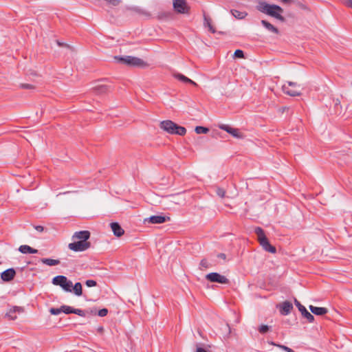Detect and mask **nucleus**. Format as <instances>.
I'll use <instances>...</instances> for the list:
<instances>
[{
    "label": "nucleus",
    "instance_id": "c9c22d12",
    "mask_svg": "<svg viewBox=\"0 0 352 352\" xmlns=\"http://www.w3.org/2000/svg\"><path fill=\"white\" fill-rule=\"evenodd\" d=\"M73 314H77V315H78L80 316H82V317H85V311H83L82 309H74V308Z\"/></svg>",
    "mask_w": 352,
    "mask_h": 352
},
{
    "label": "nucleus",
    "instance_id": "ea45409f",
    "mask_svg": "<svg viewBox=\"0 0 352 352\" xmlns=\"http://www.w3.org/2000/svg\"><path fill=\"white\" fill-rule=\"evenodd\" d=\"M20 87L23 89H33L34 86L31 84H21Z\"/></svg>",
    "mask_w": 352,
    "mask_h": 352
},
{
    "label": "nucleus",
    "instance_id": "6ab92c4d",
    "mask_svg": "<svg viewBox=\"0 0 352 352\" xmlns=\"http://www.w3.org/2000/svg\"><path fill=\"white\" fill-rule=\"evenodd\" d=\"M19 251L22 254H36L38 250L28 245H22L19 248Z\"/></svg>",
    "mask_w": 352,
    "mask_h": 352
},
{
    "label": "nucleus",
    "instance_id": "412c9836",
    "mask_svg": "<svg viewBox=\"0 0 352 352\" xmlns=\"http://www.w3.org/2000/svg\"><path fill=\"white\" fill-rule=\"evenodd\" d=\"M261 24L270 32H272L274 34H278L279 31L278 30L274 27L272 24H271L270 22L265 21V20H262L261 21Z\"/></svg>",
    "mask_w": 352,
    "mask_h": 352
},
{
    "label": "nucleus",
    "instance_id": "09e8293b",
    "mask_svg": "<svg viewBox=\"0 0 352 352\" xmlns=\"http://www.w3.org/2000/svg\"><path fill=\"white\" fill-rule=\"evenodd\" d=\"M292 0H281V1L283 3H290L292 2Z\"/></svg>",
    "mask_w": 352,
    "mask_h": 352
},
{
    "label": "nucleus",
    "instance_id": "0eeeda50",
    "mask_svg": "<svg viewBox=\"0 0 352 352\" xmlns=\"http://www.w3.org/2000/svg\"><path fill=\"white\" fill-rule=\"evenodd\" d=\"M173 8L177 12L182 14L187 13L189 9L186 0H173Z\"/></svg>",
    "mask_w": 352,
    "mask_h": 352
},
{
    "label": "nucleus",
    "instance_id": "4468645a",
    "mask_svg": "<svg viewBox=\"0 0 352 352\" xmlns=\"http://www.w3.org/2000/svg\"><path fill=\"white\" fill-rule=\"evenodd\" d=\"M110 226L115 236L120 237L124 234V231L118 223H111Z\"/></svg>",
    "mask_w": 352,
    "mask_h": 352
},
{
    "label": "nucleus",
    "instance_id": "f8f14e48",
    "mask_svg": "<svg viewBox=\"0 0 352 352\" xmlns=\"http://www.w3.org/2000/svg\"><path fill=\"white\" fill-rule=\"evenodd\" d=\"M23 311V307L14 306L9 309V311L6 313V316L10 320H15L17 318L16 314H20L22 313Z\"/></svg>",
    "mask_w": 352,
    "mask_h": 352
},
{
    "label": "nucleus",
    "instance_id": "dca6fc26",
    "mask_svg": "<svg viewBox=\"0 0 352 352\" xmlns=\"http://www.w3.org/2000/svg\"><path fill=\"white\" fill-rule=\"evenodd\" d=\"M174 78H177V80L184 82V83H190L195 86H197V84L192 80L191 79L188 78V77L185 76L184 75L179 74V73H175L173 74Z\"/></svg>",
    "mask_w": 352,
    "mask_h": 352
},
{
    "label": "nucleus",
    "instance_id": "393cba45",
    "mask_svg": "<svg viewBox=\"0 0 352 352\" xmlns=\"http://www.w3.org/2000/svg\"><path fill=\"white\" fill-rule=\"evenodd\" d=\"M108 86L105 85H99L94 87V91L97 94H102L108 91Z\"/></svg>",
    "mask_w": 352,
    "mask_h": 352
},
{
    "label": "nucleus",
    "instance_id": "8fccbe9b",
    "mask_svg": "<svg viewBox=\"0 0 352 352\" xmlns=\"http://www.w3.org/2000/svg\"><path fill=\"white\" fill-rule=\"evenodd\" d=\"M58 45L59 46H62V45H63V44H62L61 43H60V42H58Z\"/></svg>",
    "mask_w": 352,
    "mask_h": 352
},
{
    "label": "nucleus",
    "instance_id": "79ce46f5",
    "mask_svg": "<svg viewBox=\"0 0 352 352\" xmlns=\"http://www.w3.org/2000/svg\"><path fill=\"white\" fill-rule=\"evenodd\" d=\"M210 25H211L210 20L204 16V25L209 28Z\"/></svg>",
    "mask_w": 352,
    "mask_h": 352
},
{
    "label": "nucleus",
    "instance_id": "a18cd8bd",
    "mask_svg": "<svg viewBox=\"0 0 352 352\" xmlns=\"http://www.w3.org/2000/svg\"><path fill=\"white\" fill-rule=\"evenodd\" d=\"M34 228L36 230H37L39 232H43L44 230L43 227L41 226H34Z\"/></svg>",
    "mask_w": 352,
    "mask_h": 352
},
{
    "label": "nucleus",
    "instance_id": "f03ea898",
    "mask_svg": "<svg viewBox=\"0 0 352 352\" xmlns=\"http://www.w3.org/2000/svg\"><path fill=\"white\" fill-rule=\"evenodd\" d=\"M160 128L170 134L184 135L186 133L185 127L179 126L171 120H167L160 122Z\"/></svg>",
    "mask_w": 352,
    "mask_h": 352
},
{
    "label": "nucleus",
    "instance_id": "72a5a7b5",
    "mask_svg": "<svg viewBox=\"0 0 352 352\" xmlns=\"http://www.w3.org/2000/svg\"><path fill=\"white\" fill-rule=\"evenodd\" d=\"M216 193L217 195L220 197L221 198H223L225 197L226 191L223 188H217L216 189Z\"/></svg>",
    "mask_w": 352,
    "mask_h": 352
},
{
    "label": "nucleus",
    "instance_id": "c03bdc74",
    "mask_svg": "<svg viewBox=\"0 0 352 352\" xmlns=\"http://www.w3.org/2000/svg\"><path fill=\"white\" fill-rule=\"evenodd\" d=\"M196 352H208L204 348L197 345Z\"/></svg>",
    "mask_w": 352,
    "mask_h": 352
},
{
    "label": "nucleus",
    "instance_id": "6e6552de",
    "mask_svg": "<svg viewBox=\"0 0 352 352\" xmlns=\"http://www.w3.org/2000/svg\"><path fill=\"white\" fill-rule=\"evenodd\" d=\"M294 303L296 306L298 307L299 311L301 313L302 316L305 318L309 322H313L314 320V316L309 313L307 309L300 304V302L297 300L296 299H294Z\"/></svg>",
    "mask_w": 352,
    "mask_h": 352
},
{
    "label": "nucleus",
    "instance_id": "473e14b6",
    "mask_svg": "<svg viewBox=\"0 0 352 352\" xmlns=\"http://www.w3.org/2000/svg\"><path fill=\"white\" fill-rule=\"evenodd\" d=\"M50 312L51 314L52 315H58L60 314V313H62V306L60 307V308H51L50 309Z\"/></svg>",
    "mask_w": 352,
    "mask_h": 352
},
{
    "label": "nucleus",
    "instance_id": "a19ab883",
    "mask_svg": "<svg viewBox=\"0 0 352 352\" xmlns=\"http://www.w3.org/2000/svg\"><path fill=\"white\" fill-rule=\"evenodd\" d=\"M343 3L346 6L352 8V0H343Z\"/></svg>",
    "mask_w": 352,
    "mask_h": 352
},
{
    "label": "nucleus",
    "instance_id": "2f4dec72",
    "mask_svg": "<svg viewBox=\"0 0 352 352\" xmlns=\"http://www.w3.org/2000/svg\"><path fill=\"white\" fill-rule=\"evenodd\" d=\"M110 6L116 7L120 5L122 0H104Z\"/></svg>",
    "mask_w": 352,
    "mask_h": 352
},
{
    "label": "nucleus",
    "instance_id": "7c9ffc66",
    "mask_svg": "<svg viewBox=\"0 0 352 352\" xmlns=\"http://www.w3.org/2000/svg\"><path fill=\"white\" fill-rule=\"evenodd\" d=\"M199 265V268L201 270L207 269L210 267V264L206 258H204L201 261Z\"/></svg>",
    "mask_w": 352,
    "mask_h": 352
},
{
    "label": "nucleus",
    "instance_id": "de8ad7c7",
    "mask_svg": "<svg viewBox=\"0 0 352 352\" xmlns=\"http://www.w3.org/2000/svg\"><path fill=\"white\" fill-rule=\"evenodd\" d=\"M209 30L212 32V33H215L216 32V30L214 28V27L212 25H209Z\"/></svg>",
    "mask_w": 352,
    "mask_h": 352
},
{
    "label": "nucleus",
    "instance_id": "f3484780",
    "mask_svg": "<svg viewBox=\"0 0 352 352\" xmlns=\"http://www.w3.org/2000/svg\"><path fill=\"white\" fill-rule=\"evenodd\" d=\"M282 90L283 91L290 96H299L301 95L300 91L296 90V89H290L288 86H287L286 84H284L282 86Z\"/></svg>",
    "mask_w": 352,
    "mask_h": 352
},
{
    "label": "nucleus",
    "instance_id": "37998d69",
    "mask_svg": "<svg viewBox=\"0 0 352 352\" xmlns=\"http://www.w3.org/2000/svg\"><path fill=\"white\" fill-rule=\"evenodd\" d=\"M298 6L300 8V9H302V10H309V8L308 7L303 4V3H298Z\"/></svg>",
    "mask_w": 352,
    "mask_h": 352
},
{
    "label": "nucleus",
    "instance_id": "4c0bfd02",
    "mask_svg": "<svg viewBox=\"0 0 352 352\" xmlns=\"http://www.w3.org/2000/svg\"><path fill=\"white\" fill-rule=\"evenodd\" d=\"M108 314V309L106 308L102 309L98 311V315L100 317H104Z\"/></svg>",
    "mask_w": 352,
    "mask_h": 352
},
{
    "label": "nucleus",
    "instance_id": "4be33fe9",
    "mask_svg": "<svg viewBox=\"0 0 352 352\" xmlns=\"http://www.w3.org/2000/svg\"><path fill=\"white\" fill-rule=\"evenodd\" d=\"M41 261L45 265H47L49 266H54L58 265L60 263V261L58 259H52V258H41Z\"/></svg>",
    "mask_w": 352,
    "mask_h": 352
},
{
    "label": "nucleus",
    "instance_id": "ddd939ff",
    "mask_svg": "<svg viewBox=\"0 0 352 352\" xmlns=\"http://www.w3.org/2000/svg\"><path fill=\"white\" fill-rule=\"evenodd\" d=\"M16 274L14 268H9L1 273V278L3 281L9 282L12 280Z\"/></svg>",
    "mask_w": 352,
    "mask_h": 352
},
{
    "label": "nucleus",
    "instance_id": "a211bd4d",
    "mask_svg": "<svg viewBox=\"0 0 352 352\" xmlns=\"http://www.w3.org/2000/svg\"><path fill=\"white\" fill-rule=\"evenodd\" d=\"M309 309L312 314L317 316H322L327 313V309L324 307H318L313 305L309 306Z\"/></svg>",
    "mask_w": 352,
    "mask_h": 352
},
{
    "label": "nucleus",
    "instance_id": "20e7f679",
    "mask_svg": "<svg viewBox=\"0 0 352 352\" xmlns=\"http://www.w3.org/2000/svg\"><path fill=\"white\" fill-rule=\"evenodd\" d=\"M254 232L257 235V238L260 243V245L265 251L272 254L276 252V248L270 243L267 238L265 235L263 230L261 228L256 227L254 229Z\"/></svg>",
    "mask_w": 352,
    "mask_h": 352
},
{
    "label": "nucleus",
    "instance_id": "f704fd0d",
    "mask_svg": "<svg viewBox=\"0 0 352 352\" xmlns=\"http://www.w3.org/2000/svg\"><path fill=\"white\" fill-rule=\"evenodd\" d=\"M234 56L236 58H243L244 57V53L241 50H236L234 53Z\"/></svg>",
    "mask_w": 352,
    "mask_h": 352
},
{
    "label": "nucleus",
    "instance_id": "7ed1b4c3",
    "mask_svg": "<svg viewBox=\"0 0 352 352\" xmlns=\"http://www.w3.org/2000/svg\"><path fill=\"white\" fill-rule=\"evenodd\" d=\"M114 59L120 63H122L131 67H144L146 66V63L142 59L132 56H114Z\"/></svg>",
    "mask_w": 352,
    "mask_h": 352
},
{
    "label": "nucleus",
    "instance_id": "5701e85b",
    "mask_svg": "<svg viewBox=\"0 0 352 352\" xmlns=\"http://www.w3.org/2000/svg\"><path fill=\"white\" fill-rule=\"evenodd\" d=\"M267 342H268L269 344L274 346H276V347H278V348H279V349H282V350H283V351H285L286 352H294V351L292 349H291V348H289V347H288V346H287L285 345L278 344V343H276V342H274L273 341H268Z\"/></svg>",
    "mask_w": 352,
    "mask_h": 352
},
{
    "label": "nucleus",
    "instance_id": "e433bc0d",
    "mask_svg": "<svg viewBox=\"0 0 352 352\" xmlns=\"http://www.w3.org/2000/svg\"><path fill=\"white\" fill-rule=\"evenodd\" d=\"M85 284L89 287H95L97 285L96 282L94 280H86Z\"/></svg>",
    "mask_w": 352,
    "mask_h": 352
},
{
    "label": "nucleus",
    "instance_id": "2eb2a0df",
    "mask_svg": "<svg viewBox=\"0 0 352 352\" xmlns=\"http://www.w3.org/2000/svg\"><path fill=\"white\" fill-rule=\"evenodd\" d=\"M293 308L292 304L289 301H284L280 305V314L283 316L288 315Z\"/></svg>",
    "mask_w": 352,
    "mask_h": 352
},
{
    "label": "nucleus",
    "instance_id": "9b49d317",
    "mask_svg": "<svg viewBox=\"0 0 352 352\" xmlns=\"http://www.w3.org/2000/svg\"><path fill=\"white\" fill-rule=\"evenodd\" d=\"M90 237V232L87 230L76 232L72 236L73 239H78L79 241H87Z\"/></svg>",
    "mask_w": 352,
    "mask_h": 352
},
{
    "label": "nucleus",
    "instance_id": "58836bf2",
    "mask_svg": "<svg viewBox=\"0 0 352 352\" xmlns=\"http://www.w3.org/2000/svg\"><path fill=\"white\" fill-rule=\"evenodd\" d=\"M287 86L292 87H299L300 85L297 84L296 82H292V81H287L286 83Z\"/></svg>",
    "mask_w": 352,
    "mask_h": 352
},
{
    "label": "nucleus",
    "instance_id": "bb28decb",
    "mask_svg": "<svg viewBox=\"0 0 352 352\" xmlns=\"http://www.w3.org/2000/svg\"><path fill=\"white\" fill-rule=\"evenodd\" d=\"M231 12L235 18L239 19H242L247 15V14L245 12H240L236 10H231Z\"/></svg>",
    "mask_w": 352,
    "mask_h": 352
},
{
    "label": "nucleus",
    "instance_id": "423d86ee",
    "mask_svg": "<svg viewBox=\"0 0 352 352\" xmlns=\"http://www.w3.org/2000/svg\"><path fill=\"white\" fill-rule=\"evenodd\" d=\"M206 278L207 280L212 283H219L221 284H228L229 283V280L225 276L221 275L217 272L208 274L206 276Z\"/></svg>",
    "mask_w": 352,
    "mask_h": 352
},
{
    "label": "nucleus",
    "instance_id": "9d476101",
    "mask_svg": "<svg viewBox=\"0 0 352 352\" xmlns=\"http://www.w3.org/2000/svg\"><path fill=\"white\" fill-rule=\"evenodd\" d=\"M170 218L168 217H165L162 215H153L148 218H146L144 221V223H148L152 224H160L164 223L166 220H169Z\"/></svg>",
    "mask_w": 352,
    "mask_h": 352
},
{
    "label": "nucleus",
    "instance_id": "a878e982",
    "mask_svg": "<svg viewBox=\"0 0 352 352\" xmlns=\"http://www.w3.org/2000/svg\"><path fill=\"white\" fill-rule=\"evenodd\" d=\"M72 287L73 283L71 280H68L67 278L65 280V282L62 286V289L67 292H72Z\"/></svg>",
    "mask_w": 352,
    "mask_h": 352
},
{
    "label": "nucleus",
    "instance_id": "b1692460",
    "mask_svg": "<svg viewBox=\"0 0 352 352\" xmlns=\"http://www.w3.org/2000/svg\"><path fill=\"white\" fill-rule=\"evenodd\" d=\"M72 289V292H74V293L76 296H80L82 295V285L80 283H79V282L76 283L75 285H73Z\"/></svg>",
    "mask_w": 352,
    "mask_h": 352
},
{
    "label": "nucleus",
    "instance_id": "49530a36",
    "mask_svg": "<svg viewBox=\"0 0 352 352\" xmlns=\"http://www.w3.org/2000/svg\"><path fill=\"white\" fill-rule=\"evenodd\" d=\"M217 257L225 260L226 258V255L224 253H219L217 254Z\"/></svg>",
    "mask_w": 352,
    "mask_h": 352
},
{
    "label": "nucleus",
    "instance_id": "cd10ccee",
    "mask_svg": "<svg viewBox=\"0 0 352 352\" xmlns=\"http://www.w3.org/2000/svg\"><path fill=\"white\" fill-rule=\"evenodd\" d=\"M197 134H205L208 132L209 129L204 126H196L195 129Z\"/></svg>",
    "mask_w": 352,
    "mask_h": 352
},
{
    "label": "nucleus",
    "instance_id": "c756f323",
    "mask_svg": "<svg viewBox=\"0 0 352 352\" xmlns=\"http://www.w3.org/2000/svg\"><path fill=\"white\" fill-rule=\"evenodd\" d=\"M62 311L65 314H73L74 308L68 305H62Z\"/></svg>",
    "mask_w": 352,
    "mask_h": 352
},
{
    "label": "nucleus",
    "instance_id": "39448f33",
    "mask_svg": "<svg viewBox=\"0 0 352 352\" xmlns=\"http://www.w3.org/2000/svg\"><path fill=\"white\" fill-rule=\"evenodd\" d=\"M90 246V242L79 241L74 243H70L68 245L69 249L74 252H83L89 248Z\"/></svg>",
    "mask_w": 352,
    "mask_h": 352
},
{
    "label": "nucleus",
    "instance_id": "f257e3e1",
    "mask_svg": "<svg viewBox=\"0 0 352 352\" xmlns=\"http://www.w3.org/2000/svg\"><path fill=\"white\" fill-rule=\"evenodd\" d=\"M256 9L259 12L274 17L281 22L285 21V18L281 15V13L283 12V9L279 6L269 4L265 1H259L256 6Z\"/></svg>",
    "mask_w": 352,
    "mask_h": 352
},
{
    "label": "nucleus",
    "instance_id": "aec40b11",
    "mask_svg": "<svg viewBox=\"0 0 352 352\" xmlns=\"http://www.w3.org/2000/svg\"><path fill=\"white\" fill-rule=\"evenodd\" d=\"M66 279V276L63 275H58L52 278V283L54 285H58L62 287Z\"/></svg>",
    "mask_w": 352,
    "mask_h": 352
},
{
    "label": "nucleus",
    "instance_id": "1a4fd4ad",
    "mask_svg": "<svg viewBox=\"0 0 352 352\" xmlns=\"http://www.w3.org/2000/svg\"><path fill=\"white\" fill-rule=\"evenodd\" d=\"M219 129H221L226 131L229 134L232 135L234 138H239V139L243 138V135L239 131V129H237L232 128V127L230 126L229 125L223 124H219Z\"/></svg>",
    "mask_w": 352,
    "mask_h": 352
},
{
    "label": "nucleus",
    "instance_id": "c85d7f7f",
    "mask_svg": "<svg viewBox=\"0 0 352 352\" xmlns=\"http://www.w3.org/2000/svg\"><path fill=\"white\" fill-rule=\"evenodd\" d=\"M271 329V327L267 325V324H261L259 327H258V331L262 333V334H265L268 331H270Z\"/></svg>",
    "mask_w": 352,
    "mask_h": 352
}]
</instances>
